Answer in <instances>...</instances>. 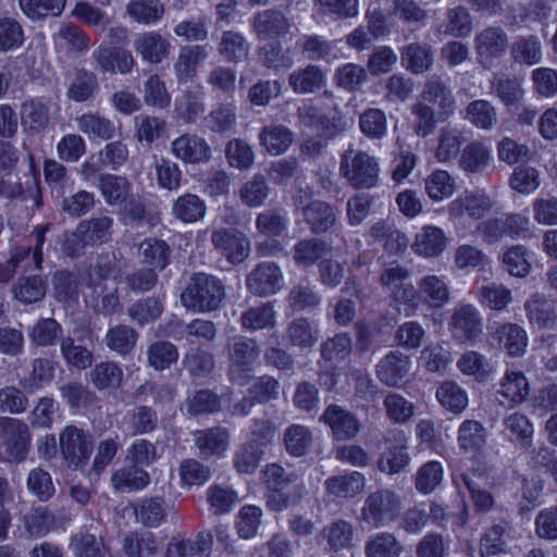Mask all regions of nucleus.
I'll use <instances>...</instances> for the list:
<instances>
[{
  "mask_svg": "<svg viewBox=\"0 0 557 557\" xmlns=\"http://www.w3.org/2000/svg\"><path fill=\"white\" fill-rule=\"evenodd\" d=\"M339 174L355 189H371L379 184L380 164L375 157L349 146L341 154Z\"/></svg>",
  "mask_w": 557,
  "mask_h": 557,
  "instance_id": "f257e3e1",
  "label": "nucleus"
},
{
  "mask_svg": "<svg viewBox=\"0 0 557 557\" xmlns=\"http://www.w3.org/2000/svg\"><path fill=\"white\" fill-rule=\"evenodd\" d=\"M225 297L224 285L213 275L194 274L181 295L184 307L197 312L218 309Z\"/></svg>",
  "mask_w": 557,
  "mask_h": 557,
  "instance_id": "f03ea898",
  "label": "nucleus"
},
{
  "mask_svg": "<svg viewBox=\"0 0 557 557\" xmlns=\"http://www.w3.org/2000/svg\"><path fill=\"white\" fill-rule=\"evenodd\" d=\"M30 432L28 425L18 419L0 417V460L23 461L29 450Z\"/></svg>",
  "mask_w": 557,
  "mask_h": 557,
  "instance_id": "7ed1b4c3",
  "label": "nucleus"
},
{
  "mask_svg": "<svg viewBox=\"0 0 557 557\" xmlns=\"http://www.w3.org/2000/svg\"><path fill=\"white\" fill-rule=\"evenodd\" d=\"M530 230V220L520 213H507L488 218L475 226L474 233L487 245H494L505 237L516 239L525 236Z\"/></svg>",
  "mask_w": 557,
  "mask_h": 557,
  "instance_id": "20e7f679",
  "label": "nucleus"
},
{
  "mask_svg": "<svg viewBox=\"0 0 557 557\" xmlns=\"http://www.w3.org/2000/svg\"><path fill=\"white\" fill-rule=\"evenodd\" d=\"M226 348L231 380L239 385L246 384L260 356L257 341L246 336H234L228 341Z\"/></svg>",
  "mask_w": 557,
  "mask_h": 557,
  "instance_id": "39448f33",
  "label": "nucleus"
},
{
  "mask_svg": "<svg viewBox=\"0 0 557 557\" xmlns=\"http://www.w3.org/2000/svg\"><path fill=\"white\" fill-rule=\"evenodd\" d=\"M400 505V498L391 490L372 492L364 499L360 521L376 529L381 528L398 516Z\"/></svg>",
  "mask_w": 557,
  "mask_h": 557,
  "instance_id": "423d86ee",
  "label": "nucleus"
},
{
  "mask_svg": "<svg viewBox=\"0 0 557 557\" xmlns=\"http://www.w3.org/2000/svg\"><path fill=\"white\" fill-rule=\"evenodd\" d=\"M451 337L458 343H473L483 334V317L471 304L454 308L448 321Z\"/></svg>",
  "mask_w": 557,
  "mask_h": 557,
  "instance_id": "0eeeda50",
  "label": "nucleus"
},
{
  "mask_svg": "<svg viewBox=\"0 0 557 557\" xmlns=\"http://www.w3.org/2000/svg\"><path fill=\"white\" fill-rule=\"evenodd\" d=\"M210 240L214 249L234 264L243 262L250 252L249 239L234 227L213 228Z\"/></svg>",
  "mask_w": 557,
  "mask_h": 557,
  "instance_id": "6e6552de",
  "label": "nucleus"
},
{
  "mask_svg": "<svg viewBox=\"0 0 557 557\" xmlns=\"http://www.w3.org/2000/svg\"><path fill=\"white\" fill-rule=\"evenodd\" d=\"M251 27L259 40L282 38L296 28L293 18L276 9L257 12L252 16Z\"/></svg>",
  "mask_w": 557,
  "mask_h": 557,
  "instance_id": "1a4fd4ad",
  "label": "nucleus"
},
{
  "mask_svg": "<svg viewBox=\"0 0 557 557\" xmlns=\"http://www.w3.org/2000/svg\"><path fill=\"white\" fill-rule=\"evenodd\" d=\"M508 48V35L500 26H488L474 37V49L478 61L485 67L492 65L495 59L505 54Z\"/></svg>",
  "mask_w": 557,
  "mask_h": 557,
  "instance_id": "9d476101",
  "label": "nucleus"
},
{
  "mask_svg": "<svg viewBox=\"0 0 557 557\" xmlns=\"http://www.w3.org/2000/svg\"><path fill=\"white\" fill-rule=\"evenodd\" d=\"M171 153L185 164H203L212 158L208 141L190 133H184L171 141Z\"/></svg>",
  "mask_w": 557,
  "mask_h": 557,
  "instance_id": "9b49d317",
  "label": "nucleus"
},
{
  "mask_svg": "<svg viewBox=\"0 0 557 557\" xmlns=\"http://www.w3.org/2000/svg\"><path fill=\"white\" fill-rule=\"evenodd\" d=\"M59 442L63 457L74 467L86 462L91 455V436L75 425L64 428Z\"/></svg>",
  "mask_w": 557,
  "mask_h": 557,
  "instance_id": "f8f14e48",
  "label": "nucleus"
},
{
  "mask_svg": "<svg viewBox=\"0 0 557 557\" xmlns=\"http://www.w3.org/2000/svg\"><path fill=\"white\" fill-rule=\"evenodd\" d=\"M334 111L335 113L329 116L321 107L308 102L298 108L297 117L304 126L322 131L326 138H334L344 132V124L336 107H334Z\"/></svg>",
  "mask_w": 557,
  "mask_h": 557,
  "instance_id": "ddd939ff",
  "label": "nucleus"
},
{
  "mask_svg": "<svg viewBox=\"0 0 557 557\" xmlns=\"http://www.w3.org/2000/svg\"><path fill=\"white\" fill-rule=\"evenodd\" d=\"M283 285V273L274 262L257 264L246 277L249 292L259 297L276 294Z\"/></svg>",
  "mask_w": 557,
  "mask_h": 557,
  "instance_id": "4468645a",
  "label": "nucleus"
},
{
  "mask_svg": "<svg viewBox=\"0 0 557 557\" xmlns=\"http://www.w3.org/2000/svg\"><path fill=\"white\" fill-rule=\"evenodd\" d=\"M91 58L95 69L109 74H128L135 66V59L131 51L125 49H112L108 46H99L94 50Z\"/></svg>",
  "mask_w": 557,
  "mask_h": 557,
  "instance_id": "2eb2a0df",
  "label": "nucleus"
},
{
  "mask_svg": "<svg viewBox=\"0 0 557 557\" xmlns=\"http://www.w3.org/2000/svg\"><path fill=\"white\" fill-rule=\"evenodd\" d=\"M494 207L493 200L483 191H473L460 196L448 206L451 218L459 219L463 214L479 220L486 215Z\"/></svg>",
  "mask_w": 557,
  "mask_h": 557,
  "instance_id": "dca6fc26",
  "label": "nucleus"
},
{
  "mask_svg": "<svg viewBox=\"0 0 557 557\" xmlns=\"http://www.w3.org/2000/svg\"><path fill=\"white\" fill-rule=\"evenodd\" d=\"M333 435L341 441L354 438L360 431V422L354 413L337 405H330L322 417Z\"/></svg>",
  "mask_w": 557,
  "mask_h": 557,
  "instance_id": "f3484780",
  "label": "nucleus"
},
{
  "mask_svg": "<svg viewBox=\"0 0 557 557\" xmlns=\"http://www.w3.org/2000/svg\"><path fill=\"white\" fill-rule=\"evenodd\" d=\"M421 99L434 104L440 109V115L444 119L449 117L456 108L455 97L438 75H431L424 83L420 95Z\"/></svg>",
  "mask_w": 557,
  "mask_h": 557,
  "instance_id": "a211bd4d",
  "label": "nucleus"
},
{
  "mask_svg": "<svg viewBox=\"0 0 557 557\" xmlns=\"http://www.w3.org/2000/svg\"><path fill=\"white\" fill-rule=\"evenodd\" d=\"M366 476L352 471L345 474H337L324 481V487L329 496L337 499H350L361 494L366 487Z\"/></svg>",
  "mask_w": 557,
  "mask_h": 557,
  "instance_id": "6ab92c4d",
  "label": "nucleus"
},
{
  "mask_svg": "<svg viewBox=\"0 0 557 557\" xmlns=\"http://www.w3.org/2000/svg\"><path fill=\"white\" fill-rule=\"evenodd\" d=\"M134 48L141 59L150 64H159L168 58L171 44L160 33L151 30L139 34Z\"/></svg>",
  "mask_w": 557,
  "mask_h": 557,
  "instance_id": "aec40b11",
  "label": "nucleus"
},
{
  "mask_svg": "<svg viewBox=\"0 0 557 557\" xmlns=\"http://www.w3.org/2000/svg\"><path fill=\"white\" fill-rule=\"evenodd\" d=\"M409 358L399 351H391L375 367L376 377L386 386L396 387L409 372Z\"/></svg>",
  "mask_w": 557,
  "mask_h": 557,
  "instance_id": "412c9836",
  "label": "nucleus"
},
{
  "mask_svg": "<svg viewBox=\"0 0 557 557\" xmlns=\"http://www.w3.org/2000/svg\"><path fill=\"white\" fill-rule=\"evenodd\" d=\"M193 437L195 446L205 458L222 455L230 444V432L222 426L197 430Z\"/></svg>",
  "mask_w": 557,
  "mask_h": 557,
  "instance_id": "4be33fe9",
  "label": "nucleus"
},
{
  "mask_svg": "<svg viewBox=\"0 0 557 557\" xmlns=\"http://www.w3.org/2000/svg\"><path fill=\"white\" fill-rule=\"evenodd\" d=\"M511 61L519 65L534 66L543 59V44L539 36L529 34L515 38L510 46Z\"/></svg>",
  "mask_w": 557,
  "mask_h": 557,
  "instance_id": "5701e85b",
  "label": "nucleus"
},
{
  "mask_svg": "<svg viewBox=\"0 0 557 557\" xmlns=\"http://www.w3.org/2000/svg\"><path fill=\"white\" fill-rule=\"evenodd\" d=\"M302 218L313 234L325 233L337 222L336 210L322 200H311L304 208Z\"/></svg>",
  "mask_w": 557,
  "mask_h": 557,
  "instance_id": "b1692460",
  "label": "nucleus"
},
{
  "mask_svg": "<svg viewBox=\"0 0 557 557\" xmlns=\"http://www.w3.org/2000/svg\"><path fill=\"white\" fill-rule=\"evenodd\" d=\"M463 136L460 128L447 124L442 126L436 135L434 157L441 163L449 162L460 153Z\"/></svg>",
  "mask_w": 557,
  "mask_h": 557,
  "instance_id": "393cba45",
  "label": "nucleus"
},
{
  "mask_svg": "<svg viewBox=\"0 0 557 557\" xmlns=\"http://www.w3.org/2000/svg\"><path fill=\"white\" fill-rule=\"evenodd\" d=\"M259 141L268 153L278 156L292 146L294 133L285 125L271 123L261 129Z\"/></svg>",
  "mask_w": 557,
  "mask_h": 557,
  "instance_id": "a878e982",
  "label": "nucleus"
},
{
  "mask_svg": "<svg viewBox=\"0 0 557 557\" xmlns=\"http://www.w3.org/2000/svg\"><path fill=\"white\" fill-rule=\"evenodd\" d=\"M448 239L444 231L437 226H423L416 235L413 250L423 257H436L447 247Z\"/></svg>",
  "mask_w": 557,
  "mask_h": 557,
  "instance_id": "bb28decb",
  "label": "nucleus"
},
{
  "mask_svg": "<svg viewBox=\"0 0 557 557\" xmlns=\"http://www.w3.org/2000/svg\"><path fill=\"white\" fill-rule=\"evenodd\" d=\"M529 322L539 329H550L556 323V312L549 300L541 295H532L524 304Z\"/></svg>",
  "mask_w": 557,
  "mask_h": 557,
  "instance_id": "cd10ccee",
  "label": "nucleus"
},
{
  "mask_svg": "<svg viewBox=\"0 0 557 557\" xmlns=\"http://www.w3.org/2000/svg\"><path fill=\"white\" fill-rule=\"evenodd\" d=\"M288 83L296 94L305 95L320 90L325 84V78L318 65L308 64L294 71L288 77Z\"/></svg>",
  "mask_w": 557,
  "mask_h": 557,
  "instance_id": "c85d7f7f",
  "label": "nucleus"
},
{
  "mask_svg": "<svg viewBox=\"0 0 557 557\" xmlns=\"http://www.w3.org/2000/svg\"><path fill=\"white\" fill-rule=\"evenodd\" d=\"M98 188L101 196L109 206L122 205L129 198L132 184L120 175L101 174L99 176Z\"/></svg>",
  "mask_w": 557,
  "mask_h": 557,
  "instance_id": "c756f323",
  "label": "nucleus"
},
{
  "mask_svg": "<svg viewBox=\"0 0 557 557\" xmlns=\"http://www.w3.org/2000/svg\"><path fill=\"white\" fill-rule=\"evenodd\" d=\"M405 67L413 74L428 72L433 65V51L430 45L411 42L401 50Z\"/></svg>",
  "mask_w": 557,
  "mask_h": 557,
  "instance_id": "7c9ffc66",
  "label": "nucleus"
},
{
  "mask_svg": "<svg viewBox=\"0 0 557 557\" xmlns=\"http://www.w3.org/2000/svg\"><path fill=\"white\" fill-rule=\"evenodd\" d=\"M491 159L490 149L485 144L472 141L461 150L458 164L467 173H481L490 165Z\"/></svg>",
  "mask_w": 557,
  "mask_h": 557,
  "instance_id": "2f4dec72",
  "label": "nucleus"
},
{
  "mask_svg": "<svg viewBox=\"0 0 557 557\" xmlns=\"http://www.w3.org/2000/svg\"><path fill=\"white\" fill-rule=\"evenodd\" d=\"M331 251V247L320 238H306L295 244L293 260L298 267L309 268Z\"/></svg>",
  "mask_w": 557,
  "mask_h": 557,
  "instance_id": "473e14b6",
  "label": "nucleus"
},
{
  "mask_svg": "<svg viewBox=\"0 0 557 557\" xmlns=\"http://www.w3.org/2000/svg\"><path fill=\"white\" fill-rule=\"evenodd\" d=\"M487 438V431L476 420H465L458 428L457 441L460 449L466 453L481 451Z\"/></svg>",
  "mask_w": 557,
  "mask_h": 557,
  "instance_id": "72a5a7b5",
  "label": "nucleus"
},
{
  "mask_svg": "<svg viewBox=\"0 0 557 557\" xmlns=\"http://www.w3.org/2000/svg\"><path fill=\"white\" fill-rule=\"evenodd\" d=\"M122 552L126 557H153L158 552L156 536L148 531L129 532L123 539Z\"/></svg>",
  "mask_w": 557,
  "mask_h": 557,
  "instance_id": "f704fd0d",
  "label": "nucleus"
},
{
  "mask_svg": "<svg viewBox=\"0 0 557 557\" xmlns=\"http://www.w3.org/2000/svg\"><path fill=\"white\" fill-rule=\"evenodd\" d=\"M18 7L27 18L38 22L60 16L66 7V0H18Z\"/></svg>",
  "mask_w": 557,
  "mask_h": 557,
  "instance_id": "c9c22d12",
  "label": "nucleus"
},
{
  "mask_svg": "<svg viewBox=\"0 0 557 557\" xmlns=\"http://www.w3.org/2000/svg\"><path fill=\"white\" fill-rule=\"evenodd\" d=\"M164 5L160 0H129L126 13L136 23L151 25L164 15Z\"/></svg>",
  "mask_w": 557,
  "mask_h": 557,
  "instance_id": "e433bc0d",
  "label": "nucleus"
},
{
  "mask_svg": "<svg viewBox=\"0 0 557 557\" xmlns=\"http://www.w3.org/2000/svg\"><path fill=\"white\" fill-rule=\"evenodd\" d=\"M289 344L300 349L313 347L319 339V332L307 318H296L286 329Z\"/></svg>",
  "mask_w": 557,
  "mask_h": 557,
  "instance_id": "4c0bfd02",
  "label": "nucleus"
},
{
  "mask_svg": "<svg viewBox=\"0 0 557 557\" xmlns=\"http://www.w3.org/2000/svg\"><path fill=\"white\" fill-rule=\"evenodd\" d=\"M111 481L115 491L129 493L147 486L150 482V475L147 471L134 465L114 472Z\"/></svg>",
  "mask_w": 557,
  "mask_h": 557,
  "instance_id": "58836bf2",
  "label": "nucleus"
},
{
  "mask_svg": "<svg viewBox=\"0 0 557 557\" xmlns=\"http://www.w3.org/2000/svg\"><path fill=\"white\" fill-rule=\"evenodd\" d=\"M12 293L23 304H35L45 298L46 282L40 275L21 276L12 286Z\"/></svg>",
  "mask_w": 557,
  "mask_h": 557,
  "instance_id": "ea45409f",
  "label": "nucleus"
},
{
  "mask_svg": "<svg viewBox=\"0 0 557 557\" xmlns=\"http://www.w3.org/2000/svg\"><path fill=\"white\" fill-rule=\"evenodd\" d=\"M458 488L466 487L474 502V505L480 510H488L493 506V497L490 493L482 488L484 478L474 472L461 473L459 478L455 479Z\"/></svg>",
  "mask_w": 557,
  "mask_h": 557,
  "instance_id": "a19ab883",
  "label": "nucleus"
},
{
  "mask_svg": "<svg viewBox=\"0 0 557 557\" xmlns=\"http://www.w3.org/2000/svg\"><path fill=\"white\" fill-rule=\"evenodd\" d=\"M404 546L391 532H381L371 537L364 547L367 557H400Z\"/></svg>",
  "mask_w": 557,
  "mask_h": 557,
  "instance_id": "79ce46f5",
  "label": "nucleus"
},
{
  "mask_svg": "<svg viewBox=\"0 0 557 557\" xmlns=\"http://www.w3.org/2000/svg\"><path fill=\"white\" fill-rule=\"evenodd\" d=\"M287 301L293 310L304 311L319 307L321 296L315 287L305 278L290 288Z\"/></svg>",
  "mask_w": 557,
  "mask_h": 557,
  "instance_id": "37998d69",
  "label": "nucleus"
},
{
  "mask_svg": "<svg viewBox=\"0 0 557 557\" xmlns=\"http://www.w3.org/2000/svg\"><path fill=\"white\" fill-rule=\"evenodd\" d=\"M137 338L138 334L133 327L119 324L108 330L104 342L110 350L125 356L134 349Z\"/></svg>",
  "mask_w": 557,
  "mask_h": 557,
  "instance_id": "c03bdc74",
  "label": "nucleus"
},
{
  "mask_svg": "<svg viewBox=\"0 0 557 557\" xmlns=\"http://www.w3.org/2000/svg\"><path fill=\"white\" fill-rule=\"evenodd\" d=\"M440 404L454 413L462 412L469 403L467 392L454 381H444L436 391Z\"/></svg>",
  "mask_w": 557,
  "mask_h": 557,
  "instance_id": "a18cd8bd",
  "label": "nucleus"
},
{
  "mask_svg": "<svg viewBox=\"0 0 557 557\" xmlns=\"http://www.w3.org/2000/svg\"><path fill=\"white\" fill-rule=\"evenodd\" d=\"M275 311L271 304H263L258 307L249 308L242 313L240 324L247 331H259L273 329L276 323Z\"/></svg>",
  "mask_w": 557,
  "mask_h": 557,
  "instance_id": "49530a36",
  "label": "nucleus"
},
{
  "mask_svg": "<svg viewBox=\"0 0 557 557\" xmlns=\"http://www.w3.org/2000/svg\"><path fill=\"white\" fill-rule=\"evenodd\" d=\"M206 210L205 201L194 194H185L178 197L172 208L174 216L185 223L201 220L206 214Z\"/></svg>",
  "mask_w": 557,
  "mask_h": 557,
  "instance_id": "de8ad7c7",
  "label": "nucleus"
},
{
  "mask_svg": "<svg viewBox=\"0 0 557 557\" xmlns=\"http://www.w3.org/2000/svg\"><path fill=\"white\" fill-rule=\"evenodd\" d=\"M498 392L511 403L521 404L527 399L530 388L528 380L522 372L507 370L500 381V389Z\"/></svg>",
  "mask_w": 557,
  "mask_h": 557,
  "instance_id": "09e8293b",
  "label": "nucleus"
},
{
  "mask_svg": "<svg viewBox=\"0 0 557 557\" xmlns=\"http://www.w3.org/2000/svg\"><path fill=\"white\" fill-rule=\"evenodd\" d=\"M90 246L109 242L112 234L113 219L106 214L82 220L79 223Z\"/></svg>",
  "mask_w": 557,
  "mask_h": 557,
  "instance_id": "8fccbe9b",
  "label": "nucleus"
},
{
  "mask_svg": "<svg viewBox=\"0 0 557 557\" xmlns=\"http://www.w3.org/2000/svg\"><path fill=\"white\" fill-rule=\"evenodd\" d=\"M443 33L453 37H467L473 28L472 16L462 5L448 9L446 12Z\"/></svg>",
  "mask_w": 557,
  "mask_h": 557,
  "instance_id": "3c124183",
  "label": "nucleus"
},
{
  "mask_svg": "<svg viewBox=\"0 0 557 557\" xmlns=\"http://www.w3.org/2000/svg\"><path fill=\"white\" fill-rule=\"evenodd\" d=\"M283 441L289 455L302 457L312 444V433L302 424H292L285 430Z\"/></svg>",
  "mask_w": 557,
  "mask_h": 557,
  "instance_id": "603ef678",
  "label": "nucleus"
},
{
  "mask_svg": "<svg viewBox=\"0 0 557 557\" xmlns=\"http://www.w3.org/2000/svg\"><path fill=\"white\" fill-rule=\"evenodd\" d=\"M263 454L256 442L244 443L234 454L233 466L238 473L251 474L259 467Z\"/></svg>",
  "mask_w": 557,
  "mask_h": 557,
  "instance_id": "864d4df0",
  "label": "nucleus"
},
{
  "mask_svg": "<svg viewBox=\"0 0 557 557\" xmlns=\"http://www.w3.org/2000/svg\"><path fill=\"white\" fill-rule=\"evenodd\" d=\"M61 335L62 326L53 318L39 319L29 332L30 342L37 347L53 346Z\"/></svg>",
  "mask_w": 557,
  "mask_h": 557,
  "instance_id": "5fc2aeb1",
  "label": "nucleus"
},
{
  "mask_svg": "<svg viewBox=\"0 0 557 557\" xmlns=\"http://www.w3.org/2000/svg\"><path fill=\"white\" fill-rule=\"evenodd\" d=\"M300 51L313 61H330L335 58V47L333 42L325 40L318 35H305L298 41Z\"/></svg>",
  "mask_w": 557,
  "mask_h": 557,
  "instance_id": "6e6d98bb",
  "label": "nucleus"
},
{
  "mask_svg": "<svg viewBox=\"0 0 557 557\" xmlns=\"http://www.w3.org/2000/svg\"><path fill=\"white\" fill-rule=\"evenodd\" d=\"M507 528L508 523L505 520H499L485 530L480 540V557H491L504 552V535Z\"/></svg>",
  "mask_w": 557,
  "mask_h": 557,
  "instance_id": "4d7b16f0",
  "label": "nucleus"
},
{
  "mask_svg": "<svg viewBox=\"0 0 557 557\" xmlns=\"http://www.w3.org/2000/svg\"><path fill=\"white\" fill-rule=\"evenodd\" d=\"M499 343L510 356H521L528 346L525 331L518 324H504L497 331Z\"/></svg>",
  "mask_w": 557,
  "mask_h": 557,
  "instance_id": "13d9d810",
  "label": "nucleus"
},
{
  "mask_svg": "<svg viewBox=\"0 0 557 557\" xmlns=\"http://www.w3.org/2000/svg\"><path fill=\"white\" fill-rule=\"evenodd\" d=\"M225 157L231 168L247 171L255 163V152L251 146L243 139L235 138L225 146Z\"/></svg>",
  "mask_w": 557,
  "mask_h": 557,
  "instance_id": "bf43d9fd",
  "label": "nucleus"
},
{
  "mask_svg": "<svg viewBox=\"0 0 557 557\" xmlns=\"http://www.w3.org/2000/svg\"><path fill=\"white\" fill-rule=\"evenodd\" d=\"M136 520L145 527L154 528L165 517L163 500L160 497L145 498L134 505Z\"/></svg>",
  "mask_w": 557,
  "mask_h": 557,
  "instance_id": "052dcab7",
  "label": "nucleus"
},
{
  "mask_svg": "<svg viewBox=\"0 0 557 557\" xmlns=\"http://www.w3.org/2000/svg\"><path fill=\"white\" fill-rule=\"evenodd\" d=\"M220 407V397L210 389L197 391L187 397L185 404L186 414L189 417L216 412Z\"/></svg>",
  "mask_w": 557,
  "mask_h": 557,
  "instance_id": "680f3d73",
  "label": "nucleus"
},
{
  "mask_svg": "<svg viewBox=\"0 0 557 557\" xmlns=\"http://www.w3.org/2000/svg\"><path fill=\"white\" fill-rule=\"evenodd\" d=\"M269 193L270 187L262 174H255L238 191L240 200L250 208L262 206Z\"/></svg>",
  "mask_w": 557,
  "mask_h": 557,
  "instance_id": "e2e57ef3",
  "label": "nucleus"
},
{
  "mask_svg": "<svg viewBox=\"0 0 557 557\" xmlns=\"http://www.w3.org/2000/svg\"><path fill=\"white\" fill-rule=\"evenodd\" d=\"M249 46L245 37L236 32L227 30L222 34L219 52L227 62H238L246 58Z\"/></svg>",
  "mask_w": 557,
  "mask_h": 557,
  "instance_id": "0e129e2a",
  "label": "nucleus"
},
{
  "mask_svg": "<svg viewBox=\"0 0 557 557\" xmlns=\"http://www.w3.org/2000/svg\"><path fill=\"white\" fill-rule=\"evenodd\" d=\"M98 89V81L95 73L79 69L75 72V78L67 89L70 99L83 102L88 100Z\"/></svg>",
  "mask_w": 557,
  "mask_h": 557,
  "instance_id": "69168bd1",
  "label": "nucleus"
},
{
  "mask_svg": "<svg viewBox=\"0 0 557 557\" xmlns=\"http://www.w3.org/2000/svg\"><path fill=\"white\" fill-rule=\"evenodd\" d=\"M140 249L144 262L150 265V269L163 270L168 265L171 250L165 242L148 238L141 243Z\"/></svg>",
  "mask_w": 557,
  "mask_h": 557,
  "instance_id": "338daca9",
  "label": "nucleus"
},
{
  "mask_svg": "<svg viewBox=\"0 0 557 557\" xmlns=\"http://www.w3.org/2000/svg\"><path fill=\"white\" fill-rule=\"evenodd\" d=\"M70 546L76 557H104L107 553L102 537L90 533L74 535Z\"/></svg>",
  "mask_w": 557,
  "mask_h": 557,
  "instance_id": "774afa93",
  "label": "nucleus"
}]
</instances>
